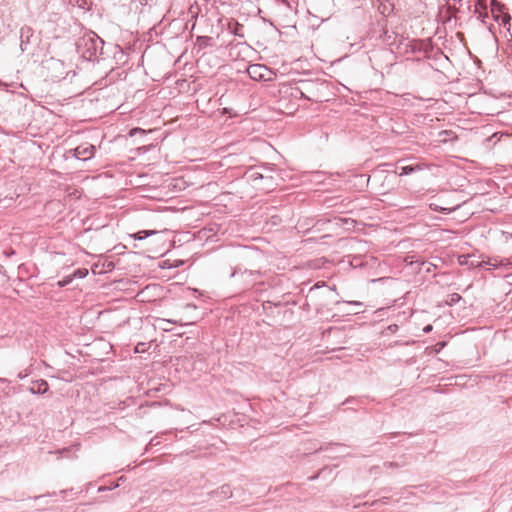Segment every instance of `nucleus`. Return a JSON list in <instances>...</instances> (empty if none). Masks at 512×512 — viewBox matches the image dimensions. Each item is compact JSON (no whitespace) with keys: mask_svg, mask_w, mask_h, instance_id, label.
Here are the masks:
<instances>
[{"mask_svg":"<svg viewBox=\"0 0 512 512\" xmlns=\"http://www.w3.org/2000/svg\"><path fill=\"white\" fill-rule=\"evenodd\" d=\"M48 389V384L46 382H43L41 386L39 387V390L42 392H46Z\"/></svg>","mask_w":512,"mask_h":512,"instance_id":"nucleus-15","label":"nucleus"},{"mask_svg":"<svg viewBox=\"0 0 512 512\" xmlns=\"http://www.w3.org/2000/svg\"><path fill=\"white\" fill-rule=\"evenodd\" d=\"M504 10V5H502L497 0H491L490 12L493 18L497 21L501 20L502 23L506 24L510 20V15L507 14Z\"/></svg>","mask_w":512,"mask_h":512,"instance_id":"nucleus-2","label":"nucleus"},{"mask_svg":"<svg viewBox=\"0 0 512 512\" xmlns=\"http://www.w3.org/2000/svg\"><path fill=\"white\" fill-rule=\"evenodd\" d=\"M95 154V147L89 143H84L79 145L75 149V156L81 160H88L92 158Z\"/></svg>","mask_w":512,"mask_h":512,"instance_id":"nucleus-3","label":"nucleus"},{"mask_svg":"<svg viewBox=\"0 0 512 512\" xmlns=\"http://www.w3.org/2000/svg\"><path fill=\"white\" fill-rule=\"evenodd\" d=\"M137 132L145 133L146 131L141 128H133L132 130H130L129 135L134 136Z\"/></svg>","mask_w":512,"mask_h":512,"instance_id":"nucleus-12","label":"nucleus"},{"mask_svg":"<svg viewBox=\"0 0 512 512\" xmlns=\"http://www.w3.org/2000/svg\"><path fill=\"white\" fill-rule=\"evenodd\" d=\"M88 275V269L79 268L71 276L74 278H85Z\"/></svg>","mask_w":512,"mask_h":512,"instance_id":"nucleus-7","label":"nucleus"},{"mask_svg":"<svg viewBox=\"0 0 512 512\" xmlns=\"http://www.w3.org/2000/svg\"><path fill=\"white\" fill-rule=\"evenodd\" d=\"M486 10H487L486 0H477L476 5H475V11L478 12L480 14V16H482V11H484L483 17H486L487 16Z\"/></svg>","mask_w":512,"mask_h":512,"instance_id":"nucleus-5","label":"nucleus"},{"mask_svg":"<svg viewBox=\"0 0 512 512\" xmlns=\"http://www.w3.org/2000/svg\"><path fill=\"white\" fill-rule=\"evenodd\" d=\"M422 169L421 165H408L401 168L400 176L408 175L415 171H420Z\"/></svg>","mask_w":512,"mask_h":512,"instance_id":"nucleus-4","label":"nucleus"},{"mask_svg":"<svg viewBox=\"0 0 512 512\" xmlns=\"http://www.w3.org/2000/svg\"><path fill=\"white\" fill-rule=\"evenodd\" d=\"M431 329V326H428L427 328H425V331H430Z\"/></svg>","mask_w":512,"mask_h":512,"instance_id":"nucleus-16","label":"nucleus"},{"mask_svg":"<svg viewBox=\"0 0 512 512\" xmlns=\"http://www.w3.org/2000/svg\"><path fill=\"white\" fill-rule=\"evenodd\" d=\"M48 389V384L46 382H43L41 386L39 387V390L42 392H46Z\"/></svg>","mask_w":512,"mask_h":512,"instance_id":"nucleus-14","label":"nucleus"},{"mask_svg":"<svg viewBox=\"0 0 512 512\" xmlns=\"http://www.w3.org/2000/svg\"><path fill=\"white\" fill-rule=\"evenodd\" d=\"M439 136H444V138L442 139L443 142H446L447 140H455L457 138L454 132L446 130L440 132Z\"/></svg>","mask_w":512,"mask_h":512,"instance_id":"nucleus-6","label":"nucleus"},{"mask_svg":"<svg viewBox=\"0 0 512 512\" xmlns=\"http://www.w3.org/2000/svg\"><path fill=\"white\" fill-rule=\"evenodd\" d=\"M72 280H73V277H72L71 275H70V276H66V277H64L62 280H60V281L58 282V285H59L60 287H64V286H66L67 284L71 283V282H72Z\"/></svg>","mask_w":512,"mask_h":512,"instance_id":"nucleus-9","label":"nucleus"},{"mask_svg":"<svg viewBox=\"0 0 512 512\" xmlns=\"http://www.w3.org/2000/svg\"><path fill=\"white\" fill-rule=\"evenodd\" d=\"M247 73L255 81H273L276 79V72L262 64L248 66Z\"/></svg>","mask_w":512,"mask_h":512,"instance_id":"nucleus-1","label":"nucleus"},{"mask_svg":"<svg viewBox=\"0 0 512 512\" xmlns=\"http://www.w3.org/2000/svg\"><path fill=\"white\" fill-rule=\"evenodd\" d=\"M154 233H155V231H141V232H138L137 234H134L133 237L135 239L141 240V239L145 238L146 236L152 235Z\"/></svg>","mask_w":512,"mask_h":512,"instance_id":"nucleus-8","label":"nucleus"},{"mask_svg":"<svg viewBox=\"0 0 512 512\" xmlns=\"http://www.w3.org/2000/svg\"><path fill=\"white\" fill-rule=\"evenodd\" d=\"M147 350V344L146 343H138L135 346V352L136 353H144Z\"/></svg>","mask_w":512,"mask_h":512,"instance_id":"nucleus-10","label":"nucleus"},{"mask_svg":"<svg viewBox=\"0 0 512 512\" xmlns=\"http://www.w3.org/2000/svg\"><path fill=\"white\" fill-rule=\"evenodd\" d=\"M166 323H174V324H177L178 322H177V321H173V322H171V321H169V320H161V321H160V327H161V329H163L164 331H169V328H168V327H165V325H164V324H166Z\"/></svg>","mask_w":512,"mask_h":512,"instance_id":"nucleus-11","label":"nucleus"},{"mask_svg":"<svg viewBox=\"0 0 512 512\" xmlns=\"http://www.w3.org/2000/svg\"><path fill=\"white\" fill-rule=\"evenodd\" d=\"M467 258H468V256H466V255H461V256H459V258H458V262H459V264H460V265H464V264H466V263H467Z\"/></svg>","mask_w":512,"mask_h":512,"instance_id":"nucleus-13","label":"nucleus"}]
</instances>
